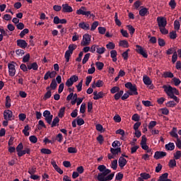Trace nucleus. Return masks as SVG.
I'll list each match as a JSON object with an SVG mask.
<instances>
[{
  "instance_id": "f257e3e1",
  "label": "nucleus",
  "mask_w": 181,
  "mask_h": 181,
  "mask_svg": "<svg viewBox=\"0 0 181 181\" xmlns=\"http://www.w3.org/2000/svg\"><path fill=\"white\" fill-rule=\"evenodd\" d=\"M98 170L101 172L98 174L97 180L98 181H110L114 179L115 173H111V170L107 168L104 165H100L98 167ZM111 173V174H110Z\"/></svg>"
},
{
  "instance_id": "f03ea898",
  "label": "nucleus",
  "mask_w": 181,
  "mask_h": 181,
  "mask_svg": "<svg viewBox=\"0 0 181 181\" xmlns=\"http://www.w3.org/2000/svg\"><path fill=\"white\" fill-rule=\"evenodd\" d=\"M124 86L129 90L122 96V100L123 101L127 100V98H129V95H138V88H136V85L132 84L131 82H127L124 84Z\"/></svg>"
},
{
  "instance_id": "7ed1b4c3",
  "label": "nucleus",
  "mask_w": 181,
  "mask_h": 181,
  "mask_svg": "<svg viewBox=\"0 0 181 181\" xmlns=\"http://www.w3.org/2000/svg\"><path fill=\"white\" fill-rule=\"evenodd\" d=\"M163 88H164L165 93H166L167 95H170L172 94H175V95H179V90L176 89V88H173L170 86H166L164 85L163 86Z\"/></svg>"
},
{
  "instance_id": "20e7f679",
  "label": "nucleus",
  "mask_w": 181,
  "mask_h": 181,
  "mask_svg": "<svg viewBox=\"0 0 181 181\" xmlns=\"http://www.w3.org/2000/svg\"><path fill=\"white\" fill-rule=\"evenodd\" d=\"M77 15H83V16H92V18H95L94 14H91V11H87V8L81 6V8L76 11Z\"/></svg>"
},
{
  "instance_id": "39448f33",
  "label": "nucleus",
  "mask_w": 181,
  "mask_h": 181,
  "mask_svg": "<svg viewBox=\"0 0 181 181\" xmlns=\"http://www.w3.org/2000/svg\"><path fill=\"white\" fill-rule=\"evenodd\" d=\"M76 81H78V76L76 75H73L70 77V78L67 79L65 85L66 87H71V86H73Z\"/></svg>"
},
{
  "instance_id": "423d86ee",
  "label": "nucleus",
  "mask_w": 181,
  "mask_h": 181,
  "mask_svg": "<svg viewBox=\"0 0 181 181\" xmlns=\"http://www.w3.org/2000/svg\"><path fill=\"white\" fill-rule=\"evenodd\" d=\"M43 117H45V121L47 122V124H52V121L53 120V115H51L50 111L49 110L44 111Z\"/></svg>"
},
{
  "instance_id": "0eeeda50",
  "label": "nucleus",
  "mask_w": 181,
  "mask_h": 181,
  "mask_svg": "<svg viewBox=\"0 0 181 181\" xmlns=\"http://www.w3.org/2000/svg\"><path fill=\"white\" fill-rule=\"evenodd\" d=\"M91 42V35L89 34H85L83 36V42H81V46H88Z\"/></svg>"
},
{
  "instance_id": "6e6552de",
  "label": "nucleus",
  "mask_w": 181,
  "mask_h": 181,
  "mask_svg": "<svg viewBox=\"0 0 181 181\" xmlns=\"http://www.w3.org/2000/svg\"><path fill=\"white\" fill-rule=\"evenodd\" d=\"M157 23L159 28H166V25H168V21H166V18H165L164 17H158Z\"/></svg>"
},
{
  "instance_id": "1a4fd4ad",
  "label": "nucleus",
  "mask_w": 181,
  "mask_h": 181,
  "mask_svg": "<svg viewBox=\"0 0 181 181\" xmlns=\"http://www.w3.org/2000/svg\"><path fill=\"white\" fill-rule=\"evenodd\" d=\"M136 52L139 53V54H141L144 57V59H148V54L146 53V50H144V48L141 47L140 45H136Z\"/></svg>"
},
{
  "instance_id": "9d476101",
  "label": "nucleus",
  "mask_w": 181,
  "mask_h": 181,
  "mask_svg": "<svg viewBox=\"0 0 181 181\" xmlns=\"http://www.w3.org/2000/svg\"><path fill=\"white\" fill-rule=\"evenodd\" d=\"M57 74V72L55 71H48L44 76V80H49V78H54L56 77V75Z\"/></svg>"
},
{
  "instance_id": "9b49d317",
  "label": "nucleus",
  "mask_w": 181,
  "mask_h": 181,
  "mask_svg": "<svg viewBox=\"0 0 181 181\" xmlns=\"http://www.w3.org/2000/svg\"><path fill=\"white\" fill-rule=\"evenodd\" d=\"M8 73L11 77H13L16 74V69H15V65L13 64H8Z\"/></svg>"
},
{
  "instance_id": "f8f14e48",
  "label": "nucleus",
  "mask_w": 181,
  "mask_h": 181,
  "mask_svg": "<svg viewBox=\"0 0 181 181\" xmlns=\"http://www.w3.org/2000/svg\"><path fill=\"white\" fill-rule=\"evenodd\" d=\"M62 12L64 13H70L73 12V8L69 4H62Z\"/></svg>"
},
{
  "instance_id": "ddd939ff",
  "label": "nucleus",
  "mask_w": 181,
  "mask_h": 181,
  "mask_svg": "<svg viewBox=\"0 0 181 181\" xmlns=\"http://www.w3.org/2000/svg\"><path fill=\"white\" fill-rule=\"evenodd\" d=\"M167 153L164 151H156L154 154V159H162V158H165L166 156Z\"/></svg>"
},
{
  "instance_id": "4468645a",
  "label": "nucleus",
  "mask_w": 181,
  "mask_h": 181,
  "mask_svg": "<svg viewBox=\"0 0 181 181\" xmlns=\"http://www.w3.org/2000/svg\"><path fill=\"white\" fill-rule=\"evenodd\" d=\"M12 115H13V112L12 110H5L4 112V119H8V121H12Z\"/></svg>"
},
{
  "instance_id": "2eb2a0df",
  "label": "nucleus",
  "mask_w": 181,
  "mask_h": 181,
  "mask_svg": "<svg viewBox=\"0 0 181 181\" xmlns=\"http://www.w3.org/2000/svg\"><path fill=\"white\" fill-rule=\"evenodd\" d=\"M17 46L21 49H26L28 47V42L25 40H17Z\"/></svg>"
},
{
  "instance_id": "dca6fc26",
  "label": "nucleus",
  "mask_w": 181,
  "mask_h": 181,
  "mask_svg": "<svg viewBox=\"0 0 181 181\" xmlns=\"http://www.w3.org/2000/svg\"><path fill=\"white\" fill-rule=\"evenodd\" d=\"M93 100H100V98H103V97L105 95V93L103 92H97V90H95L93 92Z\"/></svg>"
},
{
  "instance_id": "f3484780",
  "label": "nucleus",
  "mask_w": 181,
  "mask_h": 181,
  "mask_svg": "<svg viewBox=\"0 0 181 181\" xmlns=\"http://www.w3.org/2000/svg\"><path fill=\"white\" fill-rule=\"evenodd\" d=\"M26 153H28V155H30V148H25L24 150H21L20 153H18V156L21 158V156H23V155H26Z\"/></svg>"
},
{
  "instance_id": "a211bd4d",
  "label": "nucleus",
  "mask_w": 181,
  "mask_h": 181,
  "mask_svg": "<svg viewBox=\"0 0 181 181\" xmlns=\"http://www.w3.org/2000/svg\"><path fill=\"white\" fill-rule=\"evenodd\" d=\"M78 26L81 29H83V30H90V24L87 23H80Z\"/></svg>"
},
{
  "instance_id": "6ab92c4d",
  "label": "nucleus",
  "mask_w": 181,
  "mask_h": 181,
  "mask_svg": "<svg viewBox=\"0 0 181 181\" xmlns=\"http://www.w3.org/2000/svg\"><path fill=\"white\" fill-rule=\"evenodd\" d=\"M125 165H127V159H125V158H124V157H120L119 158V168H121V169H122V168H124V166H125Z\"/></svg>"
},
{
  "instance_id": "aec40b11",
  "label": "nucleus",
  "mask_w": 181,
  "mask_h": 181,
  "mask_svg": "<svg viewBox=\"0 0 181 181\" xmlns=\"http://www.w3.org/2000/svg\"><path fill=\"white\" fill-rule=\"evenodd\" d=\"M143 81L146 86H151V84H152V81H151V78L148 76H144L143 77Z\"/></svg>"
},
{
  "instance_id": "412c9836",
  "label": "nucleus",
  "mask_w": 181,
  "mask_h": 181,
  "mask_svg": "<svg viewBox=\"0 0 181 181\" xmlns=\"http://www.w3.org/2000/svg\"><path fill=\"white\" fill-rule=\"evenodd\" d=\"M59 122H60V119H59V117H56L49 125H51V128H54V127L59 125Z\"/></svg>"
},
{
  "instance_id": "4be33fe9",
  "label": "nucleus",
  "mask_w": 181,
  "mask_h": 181,
  "mask_svg": "<svg viewBox=\"0 0 181 181\" xmlns=\"http://www.w3.org/2000/svg\"><path fill=\"white\" fill-rule=\"evenodd\" d=\"M177 129L176 127H173V130L170 132V135L173 136V138H176L177 139H179V136L177 135Z\"/></svg>"
},
{
  "instance_id": "5701e85b",
  "label": "nucleus",
  "mask_w": 181,
  "mask_h": 181,
  "mask_svg": "<svg viewBox=\"0 0 181 181\" xmlns=\"http://www.w3.org/2000/svg\"><path fill=\"white\" fill-rule=\"evenodd\" d=\"M110 152L112 155H118V153H121V147H117V148H111Z\"/></svg>"
},
{
  "instance_id": "b1692460",
  "label": "nucleus",
  "mask_w": 181,
  "mask_h": 181,
  "mask_svg": "<svg viewBox=\"0 0 181 181\" xmlns=\"http://www.w3.org/2000/svg\"><path fill=\"white\" fill-rule=\"evenodd\" d=\"M117 50L113 49L112 51H110V57H112V62H117Z\"/></svg>"
},
{
  "instance_id": "393cba45",
  "label": "nucleus",
  "mask_w": 181,
  "mask_h": 181,
  "mask_svg": "<svg viewBox=\"0 0 181 181\" xmlns=\"http://www.w3.org/2000/svg\"><path fill=\"white\" fill-rule=\"evenodd\" d=\"M119 45L122 47H129V44L128 43V41L125 40H120L119 42Z\"/></svg>"
},
{
  "instance_id": "a878e982",
  "label": "nucleus",
  "mask_w": 181,
  "mask_h": 181,
  "mask_svg": "<svg viewBox=\"0 0 181 181\" xmlns=\"http://www.w3.org/2000/svg\"><path fill=\"white\" fill-rule=\"evenodd\" d=\"M146 13H149V11L148 8H146V7L141 8L139 11V15L140 16H145V15H146Z\"/></svg>"
},
{
  "instance_id": "bb28decb",
  "label": "nucleus",
  "mask_w": 181,
  "mask_h": 181,
  "mask_svg": "<svg viewBox=\"0 0 181 181\" xmlns=\"http://www.w3.org/2000/svg\"><path fill=\"white\" fill-rule=\"evenodd\" d=\"M105 52V47H100L99 45L97 46V50H96V53H98V54H103Z\"/></svg>"
},
{
  "instance_id": "cd10ccee",
  "label": "nucleus",
  "mask_w": 181,
  "mask_h": 181,
  "mask_svg": "<svg viewBox=\"0 0 181 181\" xmlns=\"http://www.w3.org/2000/svg\"><path fill=\"white\" fill-rule=\"evenodd\" d=\"M140 176L144 180H148V179H151V175L149 173H142L140 174Z\"/></svg>"
},
{
  "instance_id": "c85d7f7f",
  "label": "nucleus",
  "mask_w": 181,
  "mask_h": 181,
  "mask_svg": "<svg viewBox=\"0 0 181 181\" xmlns=\"http://www.w3.org/2000/svg\"><path fill=\"white\" fill-rule=\"evenodd\" d=\"M66 111V107H61L58 113L59 118H63L64 117V112Z\"/></svg>"
},
{
  "instance_id": "c756f323",
  "label": "nucleus",
  "mask_w": 181,
  "mask_h": 181,
  "mask_svg": "<svg viewBox=\"0 0 181 181\" xmlns=\"http://www.w3.org/2000/svg\"><path fill=\"white\" fill-rule=\"evenodd\" d=\"M165 149H167V151H173L175 149V144L169 143L166 144Z\"/></svg>"
},
{
  "instance_id": "7c9ffc66",
  "label": "nucleus",
  "mask_w": 181,
  "mask_h": 181,
  "mask_svg": "<svg viewBox=\"0 0 181 181\" xmlns=\"http://www.w3.org/2000/svg\"><path fill=\"white\" fill-rule=\"evenodd\" d=\"M124 94V90H119L116 94H115V100H118L121 97H122V95Z\"/></svg>"
},
{
  "instance_id": "2f4dec72",
  "label": "nucleus",
  "mask_w": 181,
  "mask_h": 181,
  "mask_svg": "<svg viewBox=\"0 0 181 181\" xmlns=\"http://www.w3.org/2000/svg\"><path fill=\"white\" fill-rule=\"evenodd\" d=\"M49 87L52 90H56V88H57V82H56V79L54 78L52 80Z\"/></svg>"
},
{
  "instance_id": "473e14b6",
  "label": "nucleus",
  "mask_w": 181,
  "mask_h": 181,
  "mask_svg": "<svg viewBox=\"0 0 181 181\" xmlns=\"http://www.w3.org/2000/svg\"><path fill=\"white\" fill-rule=\"evenodd\" d=\"M29 129H30L29 124L25 125L24 129L23 130V134H24L25 136H29V132H28Z\"/></svg>"
},
{
  "instance_id": "72a5a7b5",
  "label": "nucleus",
  "mask_w": 181,
  "mask_h": 181,
  "mask_svg": "<svg viewBox=\"0 0 181 181\" xmlns=\"http://www.w3.org/2000/svg\"><path fill=\"white\" fill-rule=\"evenodd\" d=\"M163 77L165 78H173L174 76L172 72H169V71H165L163 74Z\"/></svg>"
},
{
  "instance_id": "f704fd0d",
  "label": "nucleus",
  "mask_w": 181,
  "mask_h": 181,
  "mask_svg": "<svg viewBox=\"0 0 181 181\" xmlns=\"http://www.w3.org/2000/svg\"><path fill=\"white\" fill-rule=\"evenodd\" d=\"M41 153H43L44 155H51L52 150L49 148H41L40 150Z\"/></svg>"
},
{
  "instance_id": "c9c22d12",
  "label": "nucleus",
  "mask_w": 181,
  "mask_h": 181,
  "mask_svg": "<svg viewBox=\"0 0 181 181\" xmlns=\"http://www.w3.org/2000/svg\"><path fill=\"white\" fill-rule=\"evenodd\" d=\"M111 168L113 169V170H117V168H118V160H114L111 163Z\"/></svg>"
},
{
  "instance_id": "e433bc0d",
  "label": "nucleus",
  "mask_w": 181,
  "mask_h": 181,
  "mask_svg": "<svg viewBox=\"0 0 181 181\" xmlns=\"http://www.w3.org/2000/svg\"><path fill=\"white\" fill-rule=\"evenodd\" d=\"M50 97H52V90H47L43 97L44 101H46V100H49Z\"/></svg>"
},
{
  "instance_id": "4c0bfd02",
  "label": "nucleus",
  "mask_w": 181,
  "mask_h": 181,
  "mask_svg": "<svg viewBox=\"0 0 181 181\" xmlns=\"http://www.w3.org/2000/svg\"><path fill=\"white\" fill-rule=\"evenodd\" d=\"M168 176H169V174L168 173H165L162 174L159 177L158 181L166 180V179H168Z\"/></svg>"
},
{
  "instance_id": "58836bf2",
  "label": "nucleus",
  "mask_w": 181,
  "mask_h": 181,
  "mask_svg": "<svg viewBox=\"0 0 181 181\" xmlns=\"http://www.w3.org/2000/svg\"><path fill=\"white\" fill-rule=\"evenodd\" d=\"M168 166L170 168H175L176 167V159H171L170 160L169 163H168Z\"/></svg>"
},
{
  "instance_id": "ea45409f",
  "label": "nucleus",
  "mask_w": 181,
  "mask_h": 181,
  "mask_svg": "<svg viewBox=\"0 0 181 181\" xmlns=\"http://www.w3.org/2000/svg\"><path fill=\"white\" fill-rule=\"evenodd\" d=\"M6 108H11V97L9 95L6 97Z\"/></svg>"
},
{
  "instance_id": "a19ab883",
  "label": "nucleus",
  "mask_w": 181,
  "mask_h": 181,
  "mask_svg": "<svg viewBox=\"0 0 181 181\" xmlns=\"http://www.w3.org/2000/svg\"><path fill=\"white\" fill-rule=\"evenodd\" d=\"M76 48H77V45H70L68 47L69 50H67V52H69V53L73 54V51L76 50Z\"/></svg>"
},
{
  "instance_id": "79ce46f5",
  "label": "nucleus",
  "mask_w": 181,
  "mask_h": 181,
  "mask_svg": "<svg viewBox=\"0 0 181 181\" xmlns=\"http://www.w3.org/2000/svg\"><path fill=\"white\" fill-rule=\"evenodd\" d=\"M174 29L175 30H179V29H180V22L177 20L174 21Z\"/></svg>"
},
{
  "instance_id": "37998d69",
  "label": "nucleus",
  "mask_w": 181,
  "mask_h": 181,
  "mask_svg": "<svg viewBox=\"0 0 181 181\" xmlns=\"http://www.w3.org/2000/svg\"><path fill=\"white\" fill-rule=\"evenodd\" d=\"M115 23L117 26H121V25L122 24L121 23V21H119V19H118V13H115Z\"/></svg>"
},
{
  "instance_id": "c03bdc74",
  "label": "nucleus",
  "mask_w": 181,
  "mask_h": 181,
  "mask_svg": "<svg viewBox=\"0 0 181 181\" xmlns=\"http://www.w3.org/2000/svg\"><path fill=\"white\" fill-rule=\"evenodd\" d=\"M95 66L98 70H103L104 69V63L98 62L95 63Z\"/></svg>"
},
{
  "instance_id": "a18cd8bd",
  "label": "nucleus",
  "mask_w": 181,
  "mask_h": 181,
  "mask_svg": "<svg viewBox=\"0 0 181 181\" xmlns=\"http://www.w3.org/2000/svg\"><path fill=\"white\" fill-rule=\"evenodd\" d=\"M37 128L39 130L42 129V128H46V124H45V122H43V120H40L38 122Z\"/></svg>"
},
{
  "instance_id": "49530a36",
  "label": "nucleus",
  "mask_w": 181,
  "mask_h": 181,
  "mask_svg": "<svg viewBox=\"0 0 181 181\" xmlns=\"http://www.w3.org/2000/svg\"><path fill=\"white\" fill-rule=\"evenodd\" d=\"M71 54H73L71 52H70L69 51H66L65 59H66V63H69V62H70V56H71Z\"/></svg>"
},
{
  "instance_id": "de8ad7c7",
  "label": "nucleus",
  "mask_w": 181,
  "mask_h": 181,
  "mask_svg": "<svg viewBox=\"0 0 181 181\" xmlns=\"http://www.w3.org/2000/svg\"><path fill=\"white\" fill-rule=\"evenodd\" d=\"M90 53L85 54V56L83 59V61H82L83 64H86V63H87V62H88V59H90Z\"/></svg>"
},
{
  "instance_id": "09e8293b",
  "label": "nucleus",
  "mask_w": 181,
  "mask_h": 181,
  "mask_svg": "<svg viewBox=\"0 0 181 181\" xmlns=\"http://www.w3.org/2000/svg\"><path fill=\"white\" fill-rule=\"evenodd\" d=\"M30 60V54H26L23 58V63H28Z\"/></svg>"
},
{
  "instance_id": "8fccbe9b",
  "label": "nucleus",
  "mask_w": 181,
  "mask_h": 181,
  "mask_svg": "<svg viewBox=\"0 0 181 181\" xmlns=\"http://www.w3.org/2000/svg\"><path fill=\"white\" fill-rule=\"evenodd\" d=\"M95 73V67L94 66V64H91V68L88 70V74H94Z\"/></svg>"
},
{
  "instance_id": "3c124183",
  "label": "nucleus",
  "mask_w": 181,
  "mask_h": 181,
  "mask_svg": "<svg viewBox=\"0 0 181 181\" xmlns=\"http://www.w3.org/2000/svg\"><path fill=\"white\" fill-rule=\"evenodd\" d=\"M29 140L31 144H36V142H37V137H36V136H30Z\"/></svg>"
},
{
  "instance_id": "603ef678",
  "label": "nucleus",
  "mask_w": 181,
  "mask_h": 181,
  "mask_svg": "<svg viewBox=\"0 0 181 181\" xmlns=\"http://www.w3.org/2000/svg\"><path fill=\"white\" fill-rule=\"evenodd\" d=\"M177 60V52L175 51L172 56V63H176Z\"/></svg>"
},
{
  "instance_id": "864d4df0",
  "label": "nucleus",
  "mask_w": 181,
  "mask_h": 181,
  "mask_svg": "<svg viewBox=\"0 0 181 181\" xmlns=\"http://www.w3.org/2000/svg\"><path fill=\"white\" fill-rule=\"evenodd\" d=\"M172 80H173L175 86H177L180 85V83H181L180 79H179L176 77H174V78H173Z\"/></svg>"
},
{
  "instance_id": "5fc2aeb1",
  "label": "nucleus",
  "mask_w": 181,
  "mask_h": 181,
  "mask_svg": "<svg viewBox=\"0 0 181 181\" xmlns=\"http://www.w3.org/2000/svg\"><path fill=\"white\" fill-rule=\"evenodd\" d=\"M141 119V117L138 115V114H134L132 117V121H135L136 122H139V119Z\"/></svg>"
},
{
  "instance_id": "6e6d98bb",
  "label": "nucleus",
  "mask_w": 181,
  "mask_h": 181,
  "mask_svg": "<svg viewBox=\"0 0 181 181\" xmlns=\"http://www.w3.org/2000/svg\"><path fill=\"white\" fill-rule=\"evenodd\" d=\"M127 29L129 31L130 35L135 33V28L132 25H127Z\"/></svg>"
},
{
  "instance_id": "4d7b16f0",
  "label": "nucleus",
  "mask_w": 181,
  "mask_h": 181,
  "mask_svg": "<svg viewBox=\"0 0 181 181\" xmlns=\"http://www.w3.org/2000/svg\"><path fill=\"white\" fill-rule=\"evenodd\" d=\"M29 33V29L25 28L23 30H22L20 33V37H24L25 35H28Z\"/></svg>"
},
{
  "instance_id": "13d9d810",
  "label": "nucleus",
  "mask_w": 181,
  "mask_h": 181,
  "mask_svg": "<svg viewBox=\"0 0 181 181\" xmlns=\"http://www.w3.org/2000/svg\"><path fill=\"white\" fill-rule=\"evenodd\" d=\"M176 105V103H175V101L173 100H171V101H168L167 103H166V107H173Z\"/></svg>"
},
{
  "instance_id": "bf43d9fd",
  "label": "nucleus",
  "mask_w": 181,
  "mask_h": 181,
  "mask_svg": "<svg viewBox=\"0 0 181 181\" xmlns=\"http://www.w3.org/2000/svg\"><path fill=\"white\" fill-rule=\"evenodd\" d=\"M158 45L161 47H163L166 45V42H165V40L162 38H158Z\"/></svg>"
},
{
  "instance_id": "052dcab7",
  "label": "nucleus",
  "mask_w": 181,
  "mask_h": 181,
  "mask_svg": "<svg viewBox=\"0 0 181 181\" xmlns=\"http://www.w3.org/2000/svg\"><path fill=\"white\" fill-rule=\"evenodd\" d=\"M106 47L107 49L112 50V49H115V44H114V42H109L107 45H106Z\"/></svg>"
},
{
  "instance_id": "680f3d73",
  "label": "nucleus",
  "mask_w": 181,
  "mask_h": 181,
  "mask_svg": "<svg viewBox=\"0 0 181 181\" xmlns=\"http://www.w3.org/2000/svg\"><path fill=\"white\" fill-rule=\"evenodd\" d=\"M119 87L118 86H114L111 90H110V93L112 94H115V93H119Z\"/></svg>"
},
{
  "instance_id": "e2e57ef3",
  "label": "nucleus",
  "mask_w": 181,
  "mask_h": 181,
  "mask_svg": "<svg viewBox=\"0 0 181 181\" xmlns=\"http://www.w3.org/2000/svg\"><path fill=\"white\" fill-rule=\"evenodd\" d=\"M169 6H170L171 9H175V8H176V1L175 0H170L169 2Z\"/></svg>"
},
{
  "instance_id": "0e129e2a",
  "label": "nucleus",
  "mask_w": 181,
  "mask_h": 181,
  "mask_svg": "<svg viewBox=\"0 0 181 181\" xmlns=\"http://www.w3.org/2000/svg\"><path fill=\"white\" fill-rule=\"evenodd\" d=\"M97 26H98V21L93 22V24L91 25L90 30H95V29H97Z\"/></svg>"
},
{
  "instance_id": "69168bd1",
  "label": "nucleus",
  "mask_w": 181,
  "mask_h": 181,
  "mask_svg": "<svg viewBox=\"0 0 181 181\" xmlns=\"http://www.w3.org/2000/svg\"><path fill=\"white\" fill-rule=\"evenodd\" d=\"M180 158H181V151H177L175 153H174V158L177 160V159H180Z\"/></svg>"
},
{
  "instance_id": "338daca9",
  "label": "nucleus",
  "mask_w": 181,
  "mask_h": 181,
  "mask_svg": "<svg viewBox=\"0 0 181 181\" xmlns=\"http://www.w3.org/2000/svg\"><path fill=\"white\" fill-rule=\"evenodd\" d=\"M176 37H177L176 31H172L170 33V39H176Z\"/></svg>"
},
{
  "instance_id": "774afa93",
  "label": "nucleus",
  "mask_w": 181,
  "mask_h": 181,
  "mask_svg": "<svg viewBox=\"0 0 181 181\" xmlns=\"http://www.w3.org/2000/svg\"><path fill=\"white\" fill-rule=\"evenodd\" d=\"M80 112L84 114L86 112V103H83L81 105Z\"/></svg>"
}]
</instances>
